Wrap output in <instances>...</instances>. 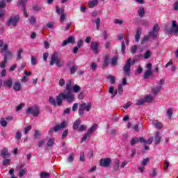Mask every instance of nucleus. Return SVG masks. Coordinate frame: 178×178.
<instances>
[{"label": "nucleus", "instance_id": "f257e3e1", "mask_svg": "<svg viewBox=\"0 0 178 178\" xmlns=\"http://www.w3.org/2000/svg\"><path fill=\"white\" fill-rule=\"evenodd\" d=\"M56 99L58 106H61L63 99L68 104H72L74 101V93L69 90L64 91L56 96Z\"/></svg>", "mask_w": 178, "mask_h": 178}, {"label": "nucleus", "instance_id": "f03ea898", "mask_svg": "<svg viewBox=\"0 0 178 178\" xmlns=\"http://www.w3.org/2000/svg\"><path fill=\"white\" fill-rule=\"evenodd\" d=\"M54 64L57 67H62L65 65V62L58 56V53L53 54L51 57L49 65L50 66H54Z\"/></svg>", "mask_w": 178, "mask_h": 178}, {"label": "nucleus", "instance_id": "7ed1b4c3", "mask_svg": "<svg viewBox=\"0 0 178 178\" xmlns=\"http://www.w3.org/2000/svg\"><path fill=\"white\" fill-rule=\"evenodd\" d=\"M91 103H81L79 105V108L78 110V113L79 116H83V115H84V111H86V112H90L91 111Z\"/></svg>", "mask_w": 178, "mask_h": 178}, {"label": "nucleus", "instance_id": "20e7f679", "mask_svg": "<svg viewBox=\"0 0 178 178\" xmlns=\"http://www.w3.org/2000/svg\"><path fill=\"white\" fill-rule=\"evenodd\" d=\"M19 22H20V16L15 15L14 17H10L6 22V26L16 27Z\"/></svg>", "mask_w": 178, "mask_h": 178}, {"label": "nucleus", "instance_id": "39448f33", "mask_svg": "<svg viewBox=\"0 0 178 178\" xmlns=\"http://www.w3.org/2000/svg\"><path fill=\"white\" fill-rule=\"evenodd\" d=\"M26 113L27 115H32V116L37 117L40 115V108L38 106H35L34 107H29L26 109Z\"/></svg>", "mask_w": 178, "mask_h": 178}, {"label": "nucleus", "instance_id": "423d86ee", "mask_svg": "<svg viewBox=\"0 0 178 178\" xmlns=\"http://www.w3.org/2000/svg\"><path fill=\"white\" fill-rule=\"evenodd\" d=\"M0 52L3 54L4 59L8 60L10 58H12V53L8 50V44H6L3 48L0 49Z\"/></svg>", "mask_w": 178, "mask_h": 178}, {"label": "nucleus", "instance_id": "0eeeda50", "mask_svg": "<svg viewBox=\"0 0 178 178\" xmlns=\"http://www.w3.org/2000/svg\"><path fill=\"white\" fill-rule=\"evenodd\" d=\"M165 84V79H161L159 81L157 82V86L152 89V91L154 95H156L161 90H162V86Z\"/></svg>", "mask_w": 178, "mask_h": 178}, {"label": "nucleus", "instance_id": "6e6552de", "mask_svg": "<svg viewBox=\"0 0 178 178\" xmlns=\"http://www.w3.org/2000/svg\"><path fill=\"white\" fill-rule=\"evenodd\" d=\"M130 67H131V58H129L123 67V72L127 76H130L131 73L130 72Z\"/></svg>", "mask_w": 178, "mask_h": 178}, {"label": "nucleus", "instance_id": "1a4fd4ad", "mask_svg": "<svg viewBox=\"0 0 178 178\" xmlns=\"http://www.w3.org/2000/svg\"><path fill=\"white\" fill-rule=\"evenodd\" d=\"M111 163H112V160L111 158H104L100 159V166L103 168H109L111 166Z\"/></svg>", "mask_w": 178, "mask_h": 178}, {"label": "nucleus", "instance_id": "9d476101", "mask_svg": "<svg viewBox=\"0 0 178 178\" xmlns=\"http://www.w3.org/2000/svg\"><path fill=\"white\" fill-rule=\"evenodd\" d=\"M158 37V33L156 32H154V31H152L149 33L148 36H145L143 40L141 41V44H145L146 41H148L149 40V38H156Z\"/></svg>", "mask_w": 178, "mask_h": 178}, {"label": "nucleus", "instance_id": "9b49d317", "mask_svg": "<svg viewBox=\"0 0 178 178\" xmlns=\"http://www.w3.org/2000/svg\"><path fill=\"white\" fill-rule=\"evenodd\" d=\"M99 49V43L97 41H92L90 44V49L94 54H98V49Z\"/></svg>", "mask_w": 178, "mask_h": 178}, {"label": "nucleus", "instance_id": "f8f14e48", "mask_svg": "<svg viewBox=\"0 0 178 178\" xmlns=\"http://www.w3.org/2000/svg\"><path fill=\"white\" fill-rule=\"evenodd\" d=\"M66 127V121H63L60 125L56 126L54 129L49 131V133H54V131H58L61 130V129H65Z\"/></svg>", "mask_w": 178, "mask_h": 178}, {"label": "nucleus", "instance_id": "ddd939ff", "mask_svg": "<svg viewBox=\"0 0 178 178\" xmlns=\"http://www.w3.org/2000/svg\"><path fill=\"white\" fill-rule=\"evenodd\" d=\"M76 42V38L74 36H70L68 38L63 41V47H66L68 44H74Z\"/></svg>", "mask_w": 178, "mask_h": 178}, {"label": "nucleus", "instance_id": "4468645a", "mask_svg": "<svg viewBox=\"0 0 178 178\" xmlns=\"http://www.w3.org/2000/svg\"><path fill=\"white\" fill-rule=\"evenodd\" d=\"M168 33H178V24L176 21H172L171 29H168Z\"/></svg>", "mask_w": 178, "mask_h": 178}, {"label": "nucleus", "instance_id": "2eb2a0df", "mask_svg": "<svg viewBox=\"0 0 178 178\" xmlns=\"http://www.w3.org/2000/svg\"><path fill=\"white\" fill-rule=\"evenodd\" d=\"M0 156H1L2 158H3L4 159L10 158V154H9V152H8V149L6 148L1 149Z\"/></svg>", "mask_w": 178, "mask_h": 178}, {"label": "nucleus", "instance_id": "dca6fc26", "mask_svg": "<svg viewBox=\"0 0 178 178\" xmlns=\"http://www.w3.org/2000/svg\"><path fill=\"white\" fill-rule=\"evenodd\" d=\"M74 86V83L72 81V80H67L66 83V88L65 90L66 91H72V88Z\"/></svg>", "mask_w": 178, "mask_h": 178}, {"label": "nucleus", "instance_id": "f3484780", "mask_svg": "<svg viewBox=\"0 0 178 178\" xmlns=\"http://www.w3.org/2000/svg\"><path fill=\"white\" fill-rule=\"evenodd\" d=\"M49 102L53 106H55V107L58 106V100L56 99V97L55 99V98H54V97H49Z\"/></svg>", "mask_w": 178, "mask_h": 178}, {"label": "nucleus", "instance_id": "a211bd4d", "mask_svg": "<svg viewBox=\"0 0 178 178\" xmlns=\"http://www.w3.org/2000/svg\"><path fill=\"white\" fill-rule=\"evenodd\" d=\"M14 91H20L22 90V83L19 81H16L13 85Z\"/></svg>", "mask_w": 178, "mask_h": 178}, {"label": "nucleus", "instance_id": "6ab92c4d", "mask_svg": "<svg viewBox=\"0 0 178 178\" xmlns=\"http://www.w3.org/2000/svg\"><path fill=\"white\" fill-rule=\"evenodd\" d=\"M120 165V161L118 159H116L114 161V165H113V171L118 172L119 170V166Z\"/></svg>", "mask_w": 178, "mask_h": 178}, {"label": "nucleus", "instance_id": "aec40b11", "mask_svg": "<svg viewBox=\"0 0 178 178\" xmlns=\"http://www.w3.org/2000/svg\"><path fill=\"white\" fill-rule=\"evenodd\" d=\"M80 124H81V121H80V120H77L74 122L73 124V129L74 130H76L78 131L79 127H80Z\"/></svg>", "mask_w": 178, "mask_h": 178}, {"label": "nucleus", "instance_id": "412c9836", "mask_svg": "<svg viewBox=\"0 0 178 178\" xmlns=\"http://www.w3.org/2000/svg\"><path fill=\"white\" fill-rule=\"evenodd\" d=\"M61 12V16L60 17V21L61 23H63L65 22V19H66V13H65V9L60 8Z\"/></svg>", "mask_w": 178, "mask_h": 178}, {"label": "nucleus", "instance_id": "4be33fe9", "mask_svg": "<svg viewBox=\"0 0 178 178\" xmlns=\"http://www.w3.org/2000/svg\"><path fill=\"white\" fill-rule=\"evenodd\" d=\"M97 127H98V124H94L87 131L90 135H92L95 130H97Z\"/></svg>", "mask_w": 178, "mask_h": 178}, {"label": "nucleus", "instance_id": "5701e85b", "mask_svg": "<svg viewBox=\"0 0 178 178\" xmlns=\"http://www.w3.org/2000/svg\"><path fill=\"white\" fill-rule=\"evenodd\" d=\"M138 14L139 17H144V15H145V10L144 9V7L139 8Z\"/></svg>", "mask_w": 178, "mask_h": 178}, {"label": "nucleus", "instance_id": "b1692460", "mask_svg": "<svg viewBox=\"0 0 178 178\" xmlns=\"http://www.w3.org/2000/svg\"><path fill=\"white\" fill-rule=\"evenodd\" d=\"M98 5V0H92L88 2V8H94V6H97Z\"/></svg>", "mask_w": 178, "mask_h": 178}, {"label": "nucleus", "instance_id": "393cba45", "mask_svg": "<svg viewBox=\"0 0 178 178\" xmlns=\"http://www.w3.org/2000/svg\"><path fill=\"white\" fill-rule=\"evenodd\" d=\"M154 140L156 144H159V143H161V140H162V136H161L159 131L156 132Z\"/></svg>", "mask_w": 178, "mask_h": 178}, {"label": "nucleus", "instance_id": "a878e982", "mask_svg": "<svg viewBox=\"0 0 178 178\" xmlns=\"http://www.w3.org/2000/svg\"><path fill=\"white\" fill-rule=\"evenodd\" d=\"M141 30L140 29H137L136 30V33L135 35V41H136V42H138V41H140V38L141 37Z\"/></svg>", "mask_w": 178, "mask_h": 178}, {"label": "nucleus", "instance_id": "bb28decb", "mask_svg": "<svg viewBox=\"0 0 178 178\" xmlns=\"http://www.w3.org/2000/svg\"><path fill=\"white\" fill-rule=\"evenodd\" d=\"M152 124L155 126L156 129H162V127H163L162 123L161 122H158L157 120L153 121Z\"/></svg>", "mask_w": 178, "mask_h": 178}, {"label": "nucleus", "instance_id": "cd10ccee", "mask_svg": "<svg viewBox=\"0 0 178 178\" xmlns=\"http://www.w3.org/2000/svg\"><path fill=\"white\" fill-rule=\"evenodd\" d=\"M108 92L110 94H113V95L111 96V98H113L116 94H118V90H115V89L113 88V86H111L108 89Z\"/></svg>", "mask_w": 178, "mask_h": 178}, {"label": "nucleus", "instance_id": "c85d7f7f", "mask_svg": "<svg viewBox=\"0 0 178 178\" xmlns=\"http://www.w3.org/2000/svg\"><path fill=\"white\" fill-rule=\"evenodd\" d=\"M26 3H27V0H19L18 1V6L19 8L21 6L22 9H24Z\"/></svg>", "mask_w": 178, "mask_h": 178}, {"label": "nucleus", "instance_id": "c756f323", "mask_svg": "<svg viewBox=\"0 0 178 178\" xmlns=\"http://www.w3.org/2000/svg\"><path fill=\"white\" fill-rule=\"evenodd\" d=\"M5 86H7L8 88H10L13 85V81L12 78L8 79L6 82H4Z\"/></svg>", "mask_w": 178, "mask_h": 178}, {"label": "nucleus", "instance_id": "7c9ffc66", "mask_svg": "<svg viewBox=\"0 0 178 178\" xmlns=\"http://www.w3.org/2000/svg\"><path fill=\"white\" fill-rule=\"evenodd\" d=\"M152 75V71H151V70H147L144 75H143V79H145V80H147V79H148V77H149V76Z\"/></svg>", "mask_w": 178, "mask_h": 178}, {"label": "nucleus", "instance_id": "2f4dec72", "mask_svg": "<svg viewBox=\"0 0 178 178\" xmlns=\"http://www.w3.org/2000/svg\"><path fill=\"white\" fill-rule=\"evenodd\" d=\"M73 91L75 94H77V92H80V91H81V87L76 84L73 86Z\"/></svg>", "mask_w": 178, "mask_h": 178}, {"label": "nucleus", "instance_id": "473e14b6", "mask_svg": "<svg viewBox=\"0 0 178 178\" xmlns=\"http://www.w3.org/2000/svg\"><path fill=\"white\" fill-rule=\"evenodd\" d=\"M143 99L145 100V102H152V99H154V97L151 95H149L145 97Z\"/></svg>", "mask_w": 178, "mask_h": 178}, {"label": "nucleus", "instance_id": "72a5a7b5", "mask_svg": "<svg viewBox=\"0 0 178 178\" xmlns=\"http://www.w3.org/2000/svg\"><path fill=\"white\" fill-rule=\"evenodd\" d=\"M121 52H122L123 55L126 54V43H124V40L122 42Z\"/></svg>", "mask_w": 178, "mask_h": 178}, {"label": "nucleus", "instance_id": "f704fd0d", "mask_svg": "<svg viewBox=\"0 0 178 178\" xmlns=\"http://www.w3.org/2000/svg\"><path fill=\"white\" fill-rule=\"evenodd\" d=\"M6 8V1L0 0V10H3L2 9H5Z\"/></svg>", "mask_w": 178, "mask_h": 178}, {"label": "nucleus", "instance_id": "c9c22d12", "mask_svg": "<svg viewBox=\"0 0 178 178\" xmlns=\"http://www.w3.org/2000/svg\"><path fill=\"white\" fill-rule=\"evenodd\" d=\"M54 144H55V139L54 138H51L47 142V146L52 147H54Z\"/></svg>", "mask_w": 178, "mask_h": 178}, {"label": "nucleus", "instance_id": "e433bc0d", "mask_svg": "<svg viewBox=\"0 0 178 178\" xmlns=\"http://www.w3.org/2000/svg\"><path fill=\"white\" fill-rule=\"evenodd\" d=\"M159 30H161L159 25H158V24H155L152 28V31H154V33H156L158 34V32L159 31Z\"/></svg>", "mask_w": 178, "mask_h": 178}, {"label": "nucleus", "instance_id": "4c0bfd02", "mask_svg": "<svg viewBox=\"0 0 178 178\" xmlns=\"http://www.w3.org/2000/svg\"><path fill=\"white\" fill-rule=\"evenodd\" d=\"M152 55V51L148 50L147 51L145 54H144V58L145 59H148L149 58L151 57V56Z\"/></svg>", "mask_w": 178, "mask_h": 178}, {"label": "nucleus", "instance_id": "58836bf2", "mask_svg": "<svg viewBox=\"0 0 178 178\" xmlns=\"http://www.w3.org/2000/svg\"><path fill=\"white\" fill-rule=\"evenodd\" d=\"M0 124L1 126H2V127H6V126L8 125V122H6V120H5V118H1L0 120Z\"/></svg>", "mask_w": 178, "mask_h": 178}, {"label": "nucleus", "instance_id": "ea45409f", "mask_svg": "<svg viewBox=\"0 0 178 178\" xmlns=\"http://www.w3.org/2000/svg\"><path fill=\"white\" fill-rule=\"evenodd\" d=\"M77 65H74L70 68L71 74H74L77 72Z\"/></svg>", "mask_w": 178, "mask_h": 178}, {"label": "nucleus", "instance_id": "a19ab883", "mask_svg": "<svg viewBox=\"0 0 178 178\" xmlns=\"http://www.w3.org/2000/svg\"><path fill=\"white\" fill-rule=\"evenodd\" d=\"M40 177L41 178H48V177H51V175L48 174L47 172H42L40 173Z\"/></svg>", "mask_w": 178, "mask_h": 178}, {"label": "nucleus", "instance_id": "79ce46f5", "mask_svg": "<svg viewBox=\"0 0 178 178\" xmlns=\"http://www.w3.org/2000/svg\"><path fill=\"white\" fill-rule=\"evenodd\" d=\"M137 143H138V138L134 137L131 139L130 144L133 146L135 145V144H137Z\"/></svg>", "mask_w": 178, "mask_h": 178}, {"label": "nucleus", "instance_id": "37998d69", "mask_svg": "<svg viewBox=\"0 0 178 178\" xmlns=\"http://www.w3.org/2000/svg\"><path fill=\"white\" fill-rule=\"evenodd\" d=\"M7 62L8 60L4 58L3 60L0 63V67H1V69H5V67H6Z\"/></svg>", "mask_w": 178, "mask_h": 178}, {"label": "nucleus", "instance_id": "c03bdc74", "mask_svg": "<svg viewBox=\"0 0 178 178\" xmlns=\"http://www.w3.org/2000/svg\"><path fill=\"white\" fill-rule=\"evenodd\" d=\"M27 172V169L24 168V169H22L19 171V176L20 178L23 177L25 175V173Z\"/></svg>", "mask_w": 178, "mask_h": 178}, {"label": "nucleus", "instance_id": "a18cd8bd", "mask_svg": "<svg viewBox=\"0 0 178 178\" xmlns=\"http://www.w3.org/2000/svg\"><path fill=\"white\" fill-rule=\"evenodd\" d=\"M117 64H118V56H114L111 60V65H113V66H116Z\"/></svg>", "mask_w": 178, "mask_h": 178}, {"label": "nucleus", "instance_id": "49530a36", "mask_svg": "<svg viewBox=\"0 0 178 178\" xmlns=\"http://www.w3.org/2000/svg\"><path fill=\"white\" fill-rule=\"evenodd\" d=\"M44 145H45V140L44 139L40 140L38 143V146L39 147V148L44 147Z\"/></svg>", "mask_w": 178, "mask_h": 178}, {"label": "nucleus", "instance_id": "de8ad7c7", "mask_svg": "<svg viewBox=\"0 0 178 178\" xmlns=\"http://www.w3.org/2000/svg\"><path fill=\"white\" fill-rule=\"evenodd\" d=\"M108 80H110L111 84H115V83H116V79L113 76H109Z\"/></svg>", "mask_w": 178, "mask_h": 178}, {"label": "nucleus", "instance_id": "09e8293b", "mask_svg": "<svg viewBox=\"0 0 178 178\" xmlns=\"http://www.w3.org/2000/svg\"><path fill=\"white\" fill-rule=\"evenodd\" d=\"M167 115H168L169 119H170V118H172V115H173V109L168 108L167 110Z\"/></svg>", "mask_w": 178, "mask_h": 178}, {"label": "nucleus", "instance_id": "8fccbe9b", "mask_svg": "<svg viewBox=\"0 0 178 178\" xmlns=\"http://www.w3.org/2000/svg\"><path fill=\"white\" fill-rule=\"evenodd\" d=\"M144 104H145V100L144 99H140L137 101L136 105L141 106L144 105Z\"/></svg>", "mask_w": 178, "mask_h": 178}, {"label": "nucleus", "instance_id": "3c124183", "mask_svg": "<svg viewBox=\"0 0 178 178\" xmlns=\"http://www.w3.org/2000/svg\"><path fill=\"white\" fill-rule=\"evenodd\" d=\"M74 161V153H71L68 156V162H73Z\"/></svg>", "mask_w": 178, "mask_h": 178}, {"label": "nucleus", "instance_id": "603ef678", "mask_svg": "<svg viewBox=\"0 0 178 178\" xmlns=\"http://www.w3.org/2000/svg\"><path fill=\"white\" fill-rule=\"evenodd\" d=\"M118 94L122 95L123 94V87H122V83L118 85Z\"/></svg>", "mask_w": 178, "mask_h": 178}, {"label": "nucleus", "instance_id": "864d4df0", "mask_svg": "<svg viewBox=\"0 0 178 178\" xmlns=\"http://www.w3.org/2000/svg\"><path fill=\"white\" fill-rule=\"evenodd\" d=\"M97 30H99V26H101V19L97 18L96 21Z\"/></svg>", "mask_w": 178, "mask_h": 178}, {"label": "nucleus", "instance_id": "5fc2aeb1", "mask_svg": "<svg viewBox=\"0 0 178 178\" xmlns=\"http://www.w3.org/2000/svg\"><path fill=\"white\" fill-rule=\"evenodd\" d=\"M29 22H30V24H35L36 23V19H35V17H31L29 19Z\"/></svg>", "mask_w": 178, "mask_h": 178}, {"label": "nucleus", "instance_id": "6e6d98bb", "mask_svg": "<svg viewBox=\"0 0 178 178\" xmlns=\"http://www.w3.org/2000/svg\"><path fill=\"white\" fill-rule=\"evenodd\" d=\"M31 65H33V66H35L37 65V58H34V56H31Z\"/></svg>", "mask_w": 178, "mask_h": 178}, {"label": "nucleus", "instance_id": "4d7b16f0", "mask_svg": "<svg viewBox=\"0 0 178 178\" xmlns=\"http://www.w3.org/2000/svg\"><path fill=\"white\" fill-rule=\"evenodd\" d=\"M41 136V133L40 132V131L38 130H36L35 131V138H34V140H38V137Z\"/></svg>", "mask_w": 178, "mask_h": 178}, {"label": "nucleus", "instance_id": "13d9d810", "mask_svg": "<svg viewBox=\"0 0 178 178\" xmlns=\"http://www.w3.org/2000/svg\"><path fill=\"white\" fill-rule=\"evenodd\" d=\"M148 162H149V158L147 157V158L143 159V161L142 162L143 166H147V164L148 163Z\"/></svg>", "mask_w": 178, "mask_h": 178}, {"label": "nucleus", "instance_id": "bf43d9fd", "mask_svg": "<svg viewBox=\"0 0 178 178\" xmlns=\"http://www.w3.org/2000/svg\"><path fill=\"white\" fill-rule=\"evenodd\" d=\"M10 163V159H4L2 161V164L3 166H6V165H9Z\"/></svg>", "mask_w": 178, "mask_h": 178}, {"label": "nucleus", "instance_id": "052dcab7", "mask_svg": "<svg viewBox=\"0 0 178 178\" xmlns=\"http://www.w3.org/2000/svg\"><path fill=\"white\" fill-rule=\"evenodd\" d=\"M90 135L88 132H86V134L83 136L81 143H83V141H86L87 140V138H88V137H90Z\"/></svg>", "mask_w": 178, "mask_h": 178}, {"label": "nucleus", "instance_id": "680f3d73", "mask_svg": "<svg viewBox=\"0 0 178 178\" xmlns=\"http://www.w3.org/2000/svg\"><path fill=\"white\" fill-rule=\"evenodd\" d=\"M97 63H91V69L93 72H95V70H97Z\"/></svg>", "mask_w": 178, "mask_h": 178}, {"label": "nucleus", "instance_id": "e2e57ef3", "mask_svg": "<svg viewBox=\"0 0 178 178\" xmlns=\"http://www.w3.org/2000/svg\"><path fill=\"white\" fill-rule=\"evenodd\" d=\"M15 138L17 140H20V138H22V134L20 133V131H17L15 134Z\"/></svg>", "mask_w": 178, "mask_h": 178}, {"label": "nucleus", "instance_id": "0e129e2a", "mask_svg": "<svg viewBox=\"0 0 178 178\" xmlns=\"http://www.w3.org/2000/svg\"><path fill=\"white\" fill-rule=\"evenodd\" d=\"M30 130H31V126L29 125L27 127H25L24 129V134H27V133H29V131H30Z\"/></svg>", "mask_w": 178, "mask_h": 178}, {"label": "nucleus", "instance_id": "69168bd1", "mask_svg": "<svg viewBox=\"0 0 178 178\" xmlns=\"http://www.w3.org/2000/svg\"><path fill=\"white\" fill-rule=\"evenodd\" d=\"M87 129V127L86 125H81L79 127V129H78V131H84Z\"/></svg>", "mask_w": 178, "mask_h": 178}, {"label": "nucleus", "instance_id": "338daca9", "mask_svg": "<svg viewBox=\"0 0 178 178\" xmlns=\"http://www.w3.org/2000/svg\"><path fill=\"white\" fill-rule=\"evenodd\" d=\"M137 51V45H134L131 47V54H136V51Z\"/></svg>", "mask_w": 178, "mask_h": 178}, {"label": "nucleus", "instance_id": "774afa93", "mask_svg": "<svg viewBox=\"0 0 178 178\" xmlns=\"http://www.w3.org/2000/svg\"><path fill=\"white\" fill-rule=\"evenodd\" d=\"M114 24L121 25V24H123V21L117 19H115Z\"/></svg>", "mask_w": 178, "mask_h": 178}]
</instances>
